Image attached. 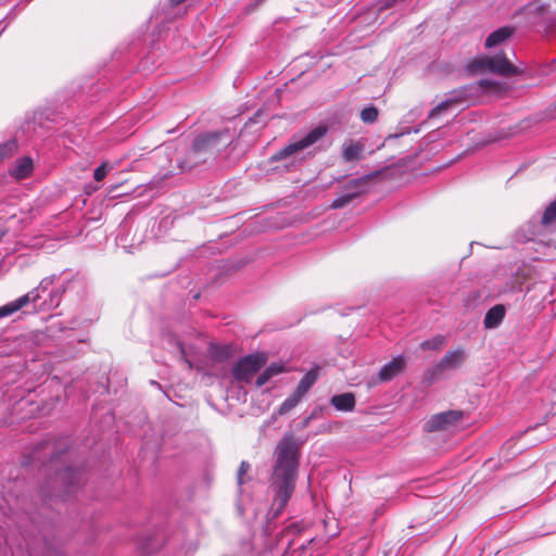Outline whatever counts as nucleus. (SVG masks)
<instances>
[{
  "mask_svg": "<svg viewBox=\"0 0 556 556\" xmlns=\"http://www.w3.org/2000/svg\"><path fill=\"white\" fill-rule=\"evenodd\" d=\"M464 413L447 410L431 416L425 424L427 431H456L464 428Z\"/></svg>",
  "mask_w": 556,
  "mask_h": 556,
  "instance_id": "4",
  "label": "nucleus"
},
{
  "mask_svg": "<svg viewBox=\"0 0 556 556\" xmlns=\"http://www.w3.org/2000/svg\"><path fill=\"white\" fill-rule=\"evenodd\" d=\"M25 307L23 301L18 298L10 303L0 306V318L8 317L21 308Z\"/></svg>",
  "mask_w": 556,
  "mask_h": 556,
  "instance_id": "19",
  "label": "nucleus"
},
{
  "mask_svg": "<svg viewBox=\"0 0 556 556\" xmlns=\"http://www.w3.org/2000/svg\"><path fill=\"white\" fill-rule=\"evenodd\" d=\"M271 379V377L265 371L263 370L256 378L255 380V384L256 387H262L264 386L265 383H267L269 380Z\"/></svg>",
  "mask_w": 556,
  "mask_h": 556,
  "instance_id": "28",
  "label": "nucleus"
},
{
  "mask_svg": "<svg viewBox=\"0 0 556 556\" xmlns=\"http://www.w3.org/2000/svg\"><path fill=\"white\" fill-rule=\"evenodd\" d=\"M76 476H77L76 471H74L71 468H66L62 473L58 475V480H62V481L70 480L71 483H73L74 480L76 479Z\"/></svg>",
  "mask_w": 556,
  "mask_h": 556,
  "instance_id": "26",
  "label": "nucleus"
},
{
  "mask_svg": "<svg viewBox=\"0 0 556 556\" xmlns=\"http://www.w3.org/2000/svg\"><path fill=\"white\" fill-rule=\"evenodd\" d=\"M445 344V338L443 336H437L430 340H426L420 343L422 350H440Z\"/></svg>",
  "mask_w": 556,
  "mask_h": 556,
  "instance_id": "20",
  "label": "nucleus"
},
{
  "mask_svg": "<svg viewBox=\"0 0 556 556\" xmlns=\"http://www.w3.org/2000/svg\"><path fill=\"white\" fill-rule=\"evenodd\" d=\"M470 67L472 70L489 71L504 76L519 74V70L513 65L503 54L477 58L472 61Z\"/></svg>",
  "mask_w": 556,
  "mask_h": 556,
  "instance_id": "5",
  "label": "nucleus"
},
{
  "mask_svg": "<svg viewBox=\"0 0 556 556\" xmlns=\"http://www.w3.org/2000/svg\"><path fill=\"white\" fill-rule=\"evenodd\" d=\"M406 366V359L404 356L399 355L393 357L389 363H387L379 371V380L380 381H390L399 374H401Z\"/></svg>",
  "mask_w": 556,
  "mask_h": 556,
  "instance_id": "8",
  "label": "nucleus"
},
{
  "mask_svg": "<svg viewBox=\"0 0 556 556\" xmlns=\"http://www.w3.org/2000/svg\"><path fill=\"white\" fill-rule=\"evenodd\" d=\"M265 353L250 354L241 358L232 368V377L238 382L250 383L254 375L266 364Z\"/></svg>",
  "mask_w": 556,
  "mask_h": 556,
  "instance_id": "3",
  "label": "nucleus"
},
{
  "mask_svg": "<svg viewBox=\"0 0 556 556\" xmlns=\"http://www.w3.org/2000/svg\"><path fill=\"white\" fill-rule=\"evenodd\" d=\"M361 118L364 123L372 124L378 118V110L375 106H367L362 110Z\"/></svg>",
  "mask_w": 556,
  "mask_h": 556,
  "instance_id": "21",
  "label": "nucleus"
},
{
  "mask_svg": "<svg viewBox=\"0 0 556 556\" xmlns=\"http://www.w3.org/2000/svg\"><path fill=\"white\" fill-rule=\"evenodd\" d=\"M352 184L355 185V186H358L359 181L358 180H353Z\"/></svg>",
  "mask_w": 556,
  "mask_h": 556,
  "instance_id": "32",
  "label": "nucleus"
},
{
  "mask_svg": "<svg viewBox=\"0 0 556 556\" xmlns=\"http://www.w3.org/2000/svg\"><path fill=\"white\" fill-rule=\"evenodd\" d=\"M273 484L276 486V501L282 508L291 497L298 471L299 444L292 434H285L275 450Z\"/></svg>",
  "mask_w": 556,
  "mask_h": 556,
  "instance_id": "1",
  "label": "nucleus"
},
{
  "mask_svg": "<svg viewBox=\"0 0 556 556\" xmlns=\"http://www.w3.org/2000/svg\"><path fill=\"white\" fill-rule=\"evenodd\" d=\"M356 195H357V192L343 194V195L337 198L336 200H333L330 207L331 208H341V207L345 206L346 204H349Z\"/></svg>",
  "mask_w": 556,
  "mask_h": 556,
  "instance_id": "23",
  "label": "nucleus"
},
{
  "mask_svg": "<svg viewBox=\"0 0 556 556\" xmlns=\"http://www.w3.org/2000/svg\"><path fill=\"white\" fill-rule=\"evenodd\" d=\"M223 136L224 132H207L197 137L193 141L194 152H201L213 148Z\"/></svg>",
  "mask_w": 556,
  "mask_h": 556,
  "instance_id": "13",
  "label": "nucleus"
},
{
  "mask_svg": "<svg viewBox=\"0 0 556 556\" xmlns=\"http://www.w3.org/2000/svg\"><path fill=\"white\" fill-rule=\"evenodd\" d=\"M540 227H556V200L549 203V205L545 208L540 222Z\"/></svg>",
  "mask_w": 556,
  "mask_h": 556,
  "instance_id": "16",
  "label": "nucleus"
},
{
  "mask_svg": "<svg viewBox=\"0 0 556 556\" xmlns=\"http://www.w3.org/2000/svg\"><path fill=\"white\" fill-rule=\"evenodd\" d=\"M3 236H4V232H0V240L2 239Z\"/></svg>",
  "mask_w": 556,
  "mask_h": 556,
  "instance_id": "33",
  "label": "nucleus"
},
{
  "mask_svg": "<svg viewBox=\"0 0 556 556\" xmlns=\"http://www.w3.org/2000/svg\"><path fill=\"white\" fill-rule=\"evenodd\" d=\"M34 165L30 157H21L10 169V175L18 180L27 178L33 172Z\"/></svg>",
  "mask_w": 556,
  "mask_h": 556,
  "instance_id": "12",
  "label": "nucleus"
},
{
  "mask_svg": "<svg viewBox=\"0 0 556 556\" xmlns=\"http://www.w3.org/2000/svg\"><path fill=\"white\" fill-rule=\"evenodd\" d=\"M480 86L494 91H501L504 89V84L497 83L495 80L491 79H483L480 81Z\"/></svg>",
  "mask_w": 556,
  "mask_h": 556,
  "instance_id": "25",
  "label": "nucleus"
},
{
  "mask_svg": "<svg viewBox=\"0 0 556 556\" xmlns=\"http://www.w3.org/2000/svg\"><path fill=\"white\" fill-rule=\"evenodd\" d=\"M271 378L285 372L287 369L282 363H271L264 369Z\"/></svg>",
  "mask_w": 556,
  "mask_h": 556,
  "instance_id": "24",
  "label": "nucleus"
},
{
  "mask_svg": "<svg viewBox=\"0 0 556 556\" xmlns=\"http://www.w3.org/2000/svg\"><path fill=\"white\" fill-rule=\"evenodd\" d=\"M250 465L245 462H242L238 471V482L239 484L243 483V475L249 470Z\"/></svg>",
  "mask_w": 556,
  "mask_h": 556,
  "instance_id": "29",
  "label": "nucleus"
},
{
  "mask_svg": "<svg viewBox=\"0 0 556 556\" xmlns=\"http://www.w3.org/2000/svg\"><path fill=\"white\" fill-rule=\"evenodd\" d=\"M108 173H109L108 164L103 163L98 168H96L94 175H93L94 179L97 181H101V180H103L105 178Z\"/></svg>",
  "mask_w": 556,
  "mask_h": 556,
  "instance_id": "27",
  "label": "nucleus"
},
{
  "mask_svg": "<svg viewBox=\"0 0 556 556\" xmlns=\"http://www.w3.org/2000/svg\"><path fill=\"white\" fill-rule=\"evenodd\" d=\"M466 357L464 349L448 351L435 366L427 370L425 380L431 383L444 371L458 369L466 361Z\"/></svg>",
  "mask_w": 556,
  "mask_h": 556,
  "instance_id": "7",
  "label": "nucleus"
},
{
  "mask_svg": "<svg viewBox=\"0 0 556 556\" xmlns=\"http://www.w3.org/2000/svg\"><path fill=\"white\" fill-rule=\"evenodd\" d=\"M17 146L15 141H7L0 144V162L4 159L10 157L16 150Z\"/></svg>",
  "mask_w": 556,
  "mask_h": 556,
  "instance_id": "22",
  "label": "nucleus"
},
{
  "mask_svg": "<svg viewBox=\"0 0 556 556\" xmlns=\"http://www.w3.org/2000/svg\"><path fill=\"white\" fill-rule=\"evenodd\" d=\"M317 380V371L312 369L308 372L305 374V376L301 379L300 383L298 384L295 392L300 396H304L307 391L312 388V386Z\"/></svg>",
  "mask_w": 556,
  "mask_h": 556,
  "instance_id": "15",
  "label": "nucleus"
},
{
  "mask_svg": "<svg viewBox=\"0 0 556 556\" xmlns=\"http://www.w3.org/2000/svg\"><path fill=\"white\" fill-rule=\"evenodd\" d=\"M331 404L338 410L351 412L355 406V397L352 393H342L332 396Z\"/></svg>",
  "mask_w": 556,
  "mask_h": 556,
  "instance_id": "14",
  "label": "nucleus"
},
{
  "mask_svg": "<svg viewBox=\"0 0 556 556\" xmlns=\"http://www.w3.org/2000/svg\"><path fill=\"white\" fill-rule=\"evenodd\" d=\"M302 400V396H300L295 391L287 397L282 404L279 406L277 414L278 415H286L291 409H293Z\"/></svg>",
  "mask_w": 556,
  "mask_h": 556,
  "instance_id": "18",
  "label": "nucleus"
},
{
  "mask_svg": "<svg viewBox=\"0 0 556 556\" xmlns=\"http://www.w3.org/2000/svg\"><path fill=\"white\" fill-rule=\"evenodd\" d=\"M53 280L50 277L43 278L39 286L28 293L20 296V299L23 301V304L25 306L29 304H34L36 307L40 309H52L60 304V293L59 291L54 290L50 292V300L49 302L43 301L42 303L38 304V301L42 298V294L48 291L50 286L52 285Z\"/></svg>",
  "mask_w": 556,
  "mask_h": 556,
  "instance_id": "6",
  "label": "nucleus"
},
{
  "mask_svg": "<svg viewBox=\"0 0 556 556\" xmlns=\"http://www.w3.org/2000/svg\"><path fill=\"white\" fill-rule=\"evenodd\" d=\"M458 102L454 99H447L439 103L435 108H433L429 113V118H434L441 116L445 112L455 109Z\"/></svg>",
  "mask_w": 556,
  "mask_h": 556,
  "instance_id": "17",
  "label": "nucleus"
},
{
  "mask_svg": "<svg viewBox=\"0 0 556 556\" xmlns=\"http://www.w3.org/2000/svg\"><path fill=\"white\" fill-rule=\"evenodd\" d=\"M313 417H314V416H313V414H312V415L307 416L306 418H304V419L300 422V425H299V429H305V428L309 425V422H311V420L313 419Z\"/></svg>",
  "mask_w": 556,
  "mask_h": 556,
  "instance_id": "30",
  "label": "nucleus"
},
{
  "mask_svg": "<svg viewBox=\"0 0 556 556\" xmlns=\"http://www.w3.org/2000/svg\"><path fill=\"white\" fill-rule=\"evenodd\" d=\"M175 344H176L178 351L180 352V354L182 355V357L186 359V362H188V359H187V352H186L185 346L182 345V343L180 341H176Z\"/></svg>",
  "mask_w": 556,
  "mask_h": 556,
  "instance_id": "31",
  "label": "nucleus"
},
{
  "mask_svg": "<svg viewBox=\"0 0 556 556\" xmlns=\"http://www.w3.org/2000/svg\"><path fill=\"white\" fill-rule=\"evenodd\" d=\"M505 307L502 304H497L490 308L484 316V327L486 329L497 328L505 317Z\"/></svg>",
  "mask_w": 556,
  "mask_h": 556,
  "instance_id": "11",
  "label": "nucleus"
},
{
  "mask_svg": "<svg viewBox=\"0 0 556 556\" xmlns=\"http://www.w3.org/2000/svg\"><path fill=\"white\" fill-rule=\"evenodd\" d=\"M365 144L361 140L349 139L342 144L341 155L344 162H354L364 156Z\"/></svg>",
  "mask_w": 556,
  "mask_h": 556,
  "instance_id": "9",
  "label": "nucleus"
},
{
  "mask_svg": "<svg viewBox=\"0 0 556 556\" xmlns=\"http://www.w3.org/2000/svg\"><path fill=\"white\" fill-rule=\"evenodd\" d=\"M328 132V126L317 125L302 137H293L282 149L277 151L270 162L277 163L276 169L292 172L301 167L306 161L313 159L320 148L316 143Z\"/></svg>",
  "mask_w": 556,
  "mask_h": 556,
  "instance_id": "2",
  "label": "nucleus"
},
{
  "mask_svg": "<svg viewBox=\"0 0 556 556\" xmlns=\"http://www.w3.org/2000/svg\"><path fill=\"white\" fill-rule=\"evenodd\" d=\"M514 31L515 29L510 26H504L494 30L486 37L484 42L485 48L491 49L502 45L514 35Z\"/></svg>",
  "mask_w": 556,
  "mask_h": 556,
  "instance_id": "10",
  "label": "nucleus"
}]
</instances>
